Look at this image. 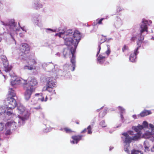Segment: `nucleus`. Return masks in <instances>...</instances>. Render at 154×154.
<instances>
[{"label": "nucleus", "mask_w": 154, "mask_h": 154, "mask_svg": "<svg viewBox=\"0 0 154 154\" xmlns=\"http://www.w3.org/2000/svg\"><path fill=\"white\" fill-rule=\"evenodd\" d=\"M141 154H143V153H141Z\"/></svg>", "instance_id": "obj_56"}, {"label": "nucleus", "mask_w": 154, "mask_h": 154, "mask_svg": "<svg viewBox=\"0 0 154 154\" xmlns=\"http://www.w3.org/2000/svg\"><path fill=\"white\" fill-rule=\"evenodd\" d=\"M20 51L23 54H27L30 52V47L27 44L22 43L20 45Z\"/></svg>", "instance_id": "obj_7"}, {"label": "nucleus", "mask_w": 154, "mask_h": 154, "mask_svg": "<svg viewBox=\"0 0 154 154\" xmlns=\"http://www.w3.org/2000/svg\"><path fill=\"white\" fill-rule=\"evenodd\" d=\"M129 133L131 135H134L133 131H129Z\"/></svg>", "instance_id": "obj_47"}, {"label": "nucleus", "mask_w": 154, "mask_h": 154, "mask_svg": "<svg viewBox=\"0 0 154 154\" xmlns=\"http://www.w3.org/2000/svg\"><path fill=\"white\" fill-rule=\"evenodd\" d=\"M104 19L103 18H102L100 19V20H98V19L97 20H96L97 21V24H102V21L104 20Z\"/></svg>", "instance_id": "obj_36"}, {"label": "nucleus", "mask_w": 154, "mask_h": 154, "mask_svg": "<svg viewBox=\"0 0 154 154\" xmlns=\"http://www.w3.org/2000/svg\"><path fill=\"white\" fill-rule=\"evenodd\" d=\"M60 38H62L64 39V44L67 46H70L72 45L75 46V41L72 37V30L69 29L66 32H60L55 35Z\"/></svg>", "instance_id": "obj_1"}, {"label": "nucleus", "mask_w": 154, "mask_h": 154, "mask_svg": "<svg viewBox=\"0 0 154 154\" xmlns=\"http://www.w3.org/2000/svg\"><path fill=\"white\" fill-rule=\"evenodd\" d=\"M99 43L98 44L97 49L98 50L97 53L96 55L97 57L100 52V51L101 49L100 45L101 44L105 42L107 40L106 36H104L103 35H101L99 37Z\"/></svg>", "instance_id": "obj_11"}, {"label": "nucleus", "mask_w": 154, "mask_h": 154, "mask_svg": "<svg viewBox=\"0 0 154 154\" xmlns=\"http://www.w3.org/2000/svg\"><path fill=\"white\" fill-rule=\"evenodd\" d=\"M63 130L67 133H71L74 132L71 128L68 127H65Z\"/></svg>", "instance_id": "obj_25"}, {"label": "nucleus", "mask_w": 154, "mask_h": 154, "mask_svg": "<svg viewBox=\"0 0 154 154\" xmlns=\"http://www.w3.org/2000/svg\"><path fill=\"white\" fill-rule=\"evenodd\" d=\"M6 101L8 103V107H7V110L9 109L12 110L17 105L16 100L14 97H7Z\"/></svg>", "instance_id": "obj_5"}, {"label": "nucleus", "mask_w": 154, "mask_h": 154, "mask_svg": "<svg viewBox=\"0 0 154 154\" xmlns=\"http://www.w3.org/2000/svg\"><path fill=\"white\" fill-rule=\"evenodd\" d=\"M34 109H41V108L40 106L39 105L37 107H34Z\"/></svg>", "instance_id": "obj_46"}, {"label": "nucleus", "mask_w": 154, "mask_h": 154, "mask_svg": "<svg viewBox=\"0 0 154 154\" xmlns=\"http://www.w3.org/2000/svg\"><path fill=\"white\" fill-rule=\"evenodd\" d=\"M108 48H107V50L106 51V54L108 55H109V54H110V48H109V47H108V45H107Z\"/></svg>", "instance_id": "obj_40"}, {"label": "nucleus", "mask_w": 154, "mask_h": 154, "mask_svg": "<svg viewBox=\"0 0 154 154\" xmlns=\"http://www.w3.org/2000/svg\"><path fill=\"white\" fill-rule=\"evenodd\" d=\"M107 110H104L103 111L100 112L99 114V116L100 117L103 118L107 113Z\"/></svg>", "instance_id": "obj_28"}, {"label": "nucleus", "mask_w": 154, "mask_h": 154, "mask_svg": "<svg viewBox=\"0 0 154 154\" xmlns=\"http://www.w3.org/2000/svg\"><path fill=\"white\" fill-rule=\"evenodd\" d=\"M124 150L126 152H129V150L127 148H124Z\"/></svg>", "instance_id": "obj_49"}, {"label": "nucleus", "mask_w": 154, "mask_h": 154, "mask_svg": "<svg viewBox=\"0 0 154 154\" xmlns=\"http://www.w3.org/2000/svg\"><path fill=\"white\" fill-rule=\"evenodd\" d=\"M16 96L15 91L12 88H9L8 91V97H14Z\"/></svg>", "instance_id": "obj_16"}, {"label": "nucleus", "mask_w": 154, "mask_h": 154, "mask_svg": "<svg viewBox=\"0 0 154 154\" xmlns=\"http://www.w3.org/2000/svg\"><path fill=\"white\" fill-rule=\"evenodd\" d=\"M142 24L140 26L141 30H140V39H138L137 42V45L138 46L136 49H137V51L139 48L140 47L144 39L143 36H142V33L145 31L148 32L147 24L148 23V21L147 20H144L142 21Z\"/></svg>", "instance_id": "obj_3"}, {"label": "nucleus", "mask_w": 154, "mask_h": 154, "mask_svg": "<svg viewBox=\"0 0 154 154\" xmlns=\"http://www.w3.org/2000/svg\"><path fill=\"white\" fill-rule=\"evenodd\" d=\"M6 127L12 129H14L16 128V123L13 120L8 121L5 125Z\"/></svg>", "instance_id": "obj_14"}, {"label": "nucleus", "mask_w": 154, "mask_h": 154, "mask_svg": "<svg viewBox=\"0 0 154 154\" xmlns=\"http://www.w3.org/2000/svg\"><path fill=\"white\" fill-rule=\"evenodd\" d=\"M138 53V51H137V49H135V50L134 53H131L130 54L129 60L131 61L132 62H134L135 61L136 58V56Z\"/></svg>", "instance_id": "obj_15"}, {"label": "nucleus", "mask_w": 154, "mask_h": 154, "mask_svg": "<svg viewBox=\"0 0 154 154\" xmlns=\"http://www.w3.org/2000/svg\"><path fill=\"white\" fill-rule=\"evenodd\" d=\"M56 84L53 77H48L47 79L46 85L44 87L43 89L51 93V94H55L56 93L54 89L56 87Z\"/></svg>", "instance_id": "obj_2"}, {"label": "nucleus", "mask_w": 154, "mask_h": 154, "mask_svg": "<svg viewBox=\"0 0 154 154\" xmlns=\"http://www.w3.org/2000/svg\"><path fill=\"white\" fill-rule=\"evenodd\" d=\"M26 87L27 88L24 93V97L26 100H28L30 98L32 92L35 91V88H30L29 87Z\"/></svg>", "instance_id": "obj_10"}, {"label": "nucleus", "mask_w": 154, "mask_h": 154, "mask_svg": "<svg viewBox=\"0 0 154 154\" xmlns=\"http://www.w3.org/2000/svg\"><path fill=\"white\" fill-rule=\"evenodd\" d=\"M24 68L25 69H27L29 70H32L34 69H36V67H33V66L31 65H30V66H25Z\"/></svg>", "instance_id": "obj_27"}, {"label": "nucleus", "mask_w": 154, "mask_h": 154, "mask_svg": "<svg viewBox=\"0 0 154 154\" xmlns=\"http://www.w3.org/2000/svg\"><path fill=\"white\" fill-rule=\"evenodd\" d=\"M4 129V125L2 123H0V131H2Z\"/></svg>", "instance_id": "obj_38"}, {"label": "nucleus", "mask_w": 154, "mask_h": 154, "mask_svg": "<svg viewBox=\"0 0 154 154\" xmlns=\"http://www.w3.org/2000/svg\"><path fill=\"white\" fill-rule=\"evenodd\" d=\"M29 64L31 65L32 66L34 65H36L37 63L36 60L34 59H30L28 63Z\"/></svg>", "instance_id": "obj_26"}, {"label": "nucleus", "mask_w": 154, "mask_h": 154, "mask_svg": "<svg viewBox=\"0 0 154 154\" xmlns=\"http://www.w3.org/2000/svg\"><path fill=\"white\" fill-rule=\"evenodd\" d=\"M100 125L103 128L105 127L106 126V125L105 124V122L104 121H102L100 123Z\"/></svg>", "instance_id": "obj_33"}, {"label": "nucleus", "mask_w": 154, "mask_h": 154, "mask_svg": "<svg viewBox=\"0 0 154 154\" xmlns=\"http://www.w3.org/2000/svg\"><path fill=\"white\" fill-rule=\"evenodd\" d=\"M122 135L125 137L124 142L126 143L129 144L132 142L136 141L139 139V136L138 134L132 137H130L126 132L123 133Z\"/></svg>", "instance_id": "obj_4"}, {"label": "nucleus", "mask_w": 154, "mask_h": 154, "mask_svg": "<svg viewBox=\"0 0 154 154\" xmlns=\"http://www.w3.org/2000/svg\"><path fill=\"white\" fill-rule=\"evenodd\" d=\"M150 114L151 112L150 111L146 110L141 112L140 115L141 117H143Z\"/></svg>", "instance_id": "obj_23"}, {"label": "nucleus", "mask_w": 154, "mask_h": 154, "mask_svg": "<svg viewBox=\"0 0 154 154\" xmlns=\"http://www.w3.org/2000/svg\"><path fill=\"white\" fill-rule=\"evenodd\" d=\"M2 24L5 26L9 25L10 26L14 27L16 25V23L14 22V20L11 19L9 21L8 24H5L4 22H2Z\"/></svg>", "instance_id": "obj_18"}, {"label": "nucleus", "mask_w": 154, "mask_h": 154, "mask_svg": "<svg viewBox=\"0 0 154 154\" xmlns=\"http://www.w3.org/2000/svg\"><path fill=\"white\" fill-rule=\"evenodd\" d=\"M6 114L8 116H10L12 114L13 115H14V114L12 112H11V111H7Z\"/></svg>", "instance_id": "obj_43"}, {"label": "nucleus", "mask_w": 154, "mask_h": 154, "mask_svg": "<svg viewBox=\"0 0 154 154\" xmlns=\"http://www.w3.org/2000/svg\"><path fill=\"white\" fill-rule=\"evenodd\" d=\"M144 135L147 138H149L152 137V134L151 132L147 131L145 133Z\"/></svg>", "instance_id": "obj_29"}, {"label": "nucleus", "mask_w": 154, "mask_h": 154, "mask_svg": "<svg viewBox=\"0 0 154 154\" xmlns=\"http://www.w3.org/2000/svg\"><path fill=\"white\" fill-rule=\"evenodd\" d=\"M92 128L91 127L90 125L88 126L87 128H85L83 131H82L81 133H85L87 131V133L88 134H91L92 133V131H91Z\"/></svg>", "instance_id": "obj_20"}, {"label": "nucleus", "mask_w": 154, "mask_h": 154, "mask_svg": "<svg viewBox=\"0 0 154 154\" xmlns=\"http://www.w3.org/2000/svg\"><path fill=\"white\" fill-rule=\"evenodd\" d=\"M2 40V39L0 38V42ZM4 51L2 49L0 48V55H2L3 54Z\"/></svg>", "instance_id": "obj_44"}, {"label": "nucleus", "mask_w": 154, "mask_h": 154, "mask_svg": "<svg viewBox=\"0 0 154 154\" xmlns=\"http://www.w3.org/2000/svg\"><path fill=\"white\" fill-rule=\"evenodd\" d=\"M149 127L151 128H153L154 127L153 125L151 124H149Z\"/></svg>", "instance_id": "obj_48"}, {"label": "nucleus", "mask_w": 154, "mask_h": 154, "mask_svg": "<svg viewBox=\"0 0 154 154\" xmlns=\"http://www.w3.org/2000/svg\"><path fill=\"white\" fill-rule=\"evenodd\" d=\"M133 128L135 132H137V133L134 135H137L138 134L139 136L140 139V137L142 134L141 131L143 128V125L138 124L137 126H134V127H133Z\"/></svg>", "instance_id": "obj_12"}, {"label": "nucleus", "mask_w": 154, "mask_h": 154, "mask_svg": "<svg viewBox=\"0 0 154 154\" xmlns=\"http://www.w3.org/2000/svg\"><path fill=\"white\" fill-rule=\"evenodd\" d=\"M63 56L65 58H66L67 56L70 54V51L68 48H65L63 49Z\"/></svg>", "instance_id": "obj_22"}, {"label": "nucleus", "mask_w": 154, "mask_h": 154, "mask_svg": "<svg viewBox=\"0 0 154 154\" xmlns=\"http://www.w3.org/2000/svg\"><path fill=\"white\" fill-rule=\"evenodd\" d=\"M143 127L144 128H147L148 127V124L146 121H144L143 122Z\"/></svg>", "instance_id": "obj_37"}, {"label": "nucleus", "mask_w": 154, "mask_h": 154, "mask_svg": "<svg viewBox=\"0 0 154 154\" xmlns=\"http://www.w3.org/2000/svg\"><path fill=\"white\" fill-rule=\"evenodd\" d=\"M145 149H146L147 150H149V147L146 146L145 147Z\"/></svg>", "instance_id": "obj_50"}, {"label": "nucleus", "mask_w": 154, "mask_h": 154, "mask_svg": "<svg viewBox=\"0 0 154 154\" xmlns=\"http://www.w3.org/2000/svg\"><path fill=\"white\" fill-rule=\"evenodd\" d=\"M106 57L101 54H100L98 57L97 61L100 64L103 63L105 61Z\"/></svg>", "instance_id": "obj_17"}, {"label": "nucleus", "mask_w": 154, "mask_h": 154, "mask_svg": "<svg viewBox=\"0 0 154 154\" xmlns=\"http://www.w3.org/2000/svg\"><path fill=\"white\" fill-rule=\"evenodd\" d=\"M4 63V67L5 68V71L6 72H7L10 71L11 69V68L8 65V63L7 61H6Z\"/></svg>", "instance_id": "obj_21"}, {"label": "nucleus", "mask_w": 154, "mask_h": 154, "mask_svg": "<svg viewBox=\"0 0 154 154\" xmlns=\"http://www.w3.org/2000/svg\"><path fill=\"white\" fill-rule=\"evenodd\" d=\"M38 95H40L41 97L38 98V99L40 100L42 102H45L46 101L48 100V97L47 96H46L45 98V99L44 97L43 96V94L42 93L39 94L37 93L35 94V96H37Z\"/></svg>", "instance_id": "obj_19"}, {"label": "nucleus", "mask_w": 154, "mask_h": 154, "mask_svg": "<svg viewBox=\"0 0 154 154\" xmlns=\"http://www.w3.org/2000/svg\"><path fill=\"white\" fill-rule=\"evenodd\" d=\"M76 123L77 124H79V122L78 121H77L76 122Z\"/></svg>", "instance_id": "obj_53"}, {"label": "nucleus", "mask_w": 154, "mask_h": 154, "mask_svg": "<svg viewBox=\"0 0 154 154\" xmlns=\"http://www.w3.org/2000/svg\"><path fill=\"white\" fill-rule=\"evenodd\" d=\"M133 117L134 119H136L137 118L136 116V115H134L133 116Z\"/></svg>", "instance_id": "obj_51"}, {"label": "nucleus", "mask_w": 154, "mask_h": 154, "mask_svg": "<svg viewBox=\"0 0 154 154\" xmlns=\"http://www.w3.org/2000/svg\"><path fill=\"white\" fill-rule=\"evenodd\" d=\"M139 151L135 149H133L131 151V154H139Z\"/></svg>", "instance_id": "obj_34"}, {"label": "nucleus", "mask_w": 154, "mask_h": 154, "mask_svg": "<svg viewBox=\"0 0 154 154\" xmlns=\"http://www.w3.org/2000/svg\"><path fill=\"white\" fill-rule=\"evenodd\" d=\"M119 110L121 112L123 113L125 112V109L122 106H119L118 107Z\"/></svg>", "instance_id": "obj_39"}, {"label": "nucleus", "mask_w": 154, "mask_h": 154, "mask_svg": "<svg viewBox=\"0 0 154 154\" xmlns=\"http://www.w3.org/2000/svg\"><path fill=\"white\" fill-rule=\"evenodd\" d=\"M4 152H5V153H6V152L5 151Z\"/></svg>", "instance_id": "obj_54"}, {"label": "nucleus", "mask_w": 154, "mask_h": 154, "mask_svg": "<svg viewBox=\"0 0 154 154\" xmlns=\"http://www.w3.org/2000/svg\"><path fill=\"white\" fill-rule=\"evenodd\" d=\"M37 103V100L35 98L32 99L31 101V104L32 105H34L36 104Z\"/></svg>", "instance_id": "obj_32"}, {"label": "nucleus", "mask_w": 154, "mask_h": 154, "mask_svg": "<svg viewBox=\"0 0 154 154\" xmlns=\"http://www.w3.org/2000/svg\"><path fill=\"white\" fill-rule=\"evenodd\" d=\"M70 62L72 64H75V55L72 56L70 59Z\"/></svg>", "instance_id": "obj_30"}, {"label": "nucleus", "mask_w": 154, "mask_h": 154, "mask_svg": "<svg viewBox=\"0 0 154 154\" xmlns=\"http://www.w3.org/2000/svg\"><path fill=\"white\" fill-rule=\"evenodd\" d=\"M1 70H0V73H1Z\"/></svg>", "instance_id": "obj_55"}, {"label": "nucleus", "mask_w": 154, "mask_h": 154, "mask_svg": "<svg viewBox=\"0 0 154 154\" xmlns=\"http://www.w3.org/2000/svg\"><path fill=\"white\" fill-rule=\"evenodd\" d=\"M75 41V46H77L81 38V35L80 32L78 30H75L72 33V37Z\"/></svg>", "instance_id": "obj_8"}, {"label": "nucleus", "mask_w": 154, "mask_h": 154, "mask_svg": "<svg viewBox=\"0 0 154 154\" xmlns=\"http://www.w3.org/2000/svg\"><path fill=\"white\" fill-rule=\"evenodd\" d=\"M137 38L136 36H133L131 39V40L132 41L134 42Z\"/></svg>", "instance_id": "obj_42"}, {"label": "nucleus", "mask_w": 154, "mask_h": 154, "mask_svg": "<svg viewBox=\"0 0 154 154\" xmlns=\"http://www.w3.org/2000/svg\"><path fill=\"white\" fill-rule=\"evenodd\" d=\"M128 49V47L126 45H125L122 48V50L123 52H124L125 51Z\"/></svg>", "instance_id": "obj_35"}, {"label": "nucleus", "mask_w": 154, "mask_h": 154, "mask_svg": "<svg viewBox=\"0 0 154 154\" xmlns=\"http://www.w3.org/2000/svg\"><path fill=\"white\" fill-rule=\"evenodd\" d=\"M72 71H74L75 69V64H72Z\"/></svg>", "instance_id": "obj_45"}, {"label": "nucleus", "mask_w": 154, "mask_h": 154, "mask_svg": "<svg viewBox=\"0 0 154 154\" xmlns=\"http://www.w3.org/2000/svg\"><path fill=\"white\" fill-rule=\"evenodd\" d=\"M83 137L82 135H75L72 137V138L73 140L70 141L71 143L77 144L81 140H82V137Z\"/></svg>", "instance_id": "obj_13"}, {"label": "nucleus", "mask_w": 154, "mask_h": 154, "mask_svg": "<svg viewBox=\"0 0 154 154\" xmlns=\"http://www.w3.org/2000/svg\"><path fill=\"white\" fill-rule=\"evenodd\" d=\"M27 80L23 79L21 78L13 77V79H11V83L12 86L15 85L21 84L24 87H26V84L27 83Z\"/></svg>", "instance_id": "obj_6"}, {"label": "nucleus", "mask_w": 154, "mask_h": 154, "mask_svg": "<svg viewBox=\"0 0 154 154\" xmlns=\"http://www.w3.org/2000/svg\"><path fill=\"white\" fill-rule=\"evenodd\" d=\"M11 133V130L9 129L7 130L5 133V134L6 135H8L10 134Z\"/></svg>", "instance_id": "obj_41"}, {"label": "nucleus", "mask_w": 154, "mask_h": 154, "mask_svg": "<svg viewBox=\"0 0 154 154\" xmlns=\"http://www.w3.org/2000/svg\"><path fill=\"white\" fill-rule=\"evenodd\" d=\"M48 30H50V31H53V32H54L53 30H52V29H48Z\"/></svg>", "instance_id": "obj_52"}, {"label": "nucleus", "mask_w": 154, "mask_h": 154, "mask_svg": "<svg viewBox=\"0 0 154 154\" xmlns=\"http://www.w3.org/2000/svg\"><path fill=\"white\" fill-rule=\"evenodd\" d=\"M75 48H73L71 47L70 49V52L71 54H72V56L75 55L74 54L75 51V49L76 48L77 46H75Z\"/></svg>", "instance_id": "obj_31"}, {"label": "nucleus", "mask_w": 154, "mask_h": 154, "mask_svg": "<svg viewBox=\"0 0 154 154\" xmlns=\"http://www.w3.org/2000/svg\"><path fill=\"white\" fill-rule=\"evenodd\" d=\"M27 80V83L26 84L25 87H29V88H35L33 86L36 85L38 84L37 80L34 78H31L30 79L29 78Z\"/></svg>", "instance_id": "obj_9"}, {"label": "nucleus", "mask_w": 154, "mask_h": 154, "mask_svg": "<svg viewBox=\"0 0 154 154\" xmlns=\"http://www.w3.org/2000/svg\"><path fill=\"white\" fill-rule=\"evenodd\" d=\"M17 108L20 114L22 113L25 111L24 107L23 105H19L18 106Z\"/></svg>", "instance_id": "obj_24"}]
</instances>
